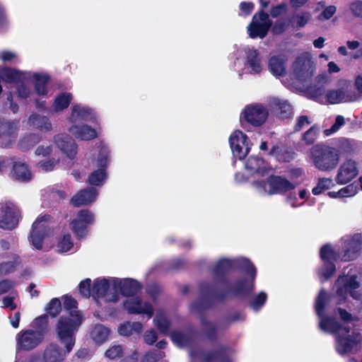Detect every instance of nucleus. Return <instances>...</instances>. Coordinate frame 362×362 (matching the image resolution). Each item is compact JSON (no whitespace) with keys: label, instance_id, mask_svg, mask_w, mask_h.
<instances>
[{"label":"nucleus","instance_id":"f257e3e1","mask_svg":"<svg viewBox=\"0 0 362 362\" xmlns=\"http://www.w3.org/2000/svg\"><path fill=\"white\" fill-rule=\"evenodd\" d=\"M234 267L244 269L251 276V278L250 279H240L233 284L228 286L224 290L217 289L215 285L203 284L201 286L202 296L216 300H223L230 296L244 298L249 296L255 287L256 269L248 259L245 258L233 260L226 258L221 259L214 265L212 270L214 276L219 277Z\"/></svg>","mask_w":362,"mask_h":362},{"label":"nucleus","instance_id":"f03ea898","mask_svg":"<svg viewBox=\"0 0 362 362\" xmlns=\"http://www.w3.org/2000/svg\"><path fill=\"white\" fill-rule=\"evenodd\" d=\"M327 293L324 289L321 290L315 303L317 315L320 318V328L327 332L336 334L337 350L340 354L348 353L360 341V335L355 330L349 334L351 327L345 325V322L354 320L352 315L342 308H338L340 318L344 321L341 325L333 317L323 316L324 309L327 303Z\"/></svg>","mask_w":362,"mask_h":362},{"label":"nucleus","instance_id":"7ed1b4c3","mask_svg":"<svg viewBox=\"0 0 362 362\" xmlns=\"http://www.w3.org/2000/svg\"><path fill=\"white\" fill-rule=\"evenodd\" d=\"M81 314L75 311L68 315H62L57 324V332L59 341L64 345L66 352L70 353L75 344V333L83 322Z\"/></svg>","mask_w":362,"mask_h":362},{"label":"nucleus","instance_id":"20e7f679","mask_svg":"<svg viewBox=\"0 0 362 362\" xmlns=\"http://www.w3.org/2000/svg\"><path fill=\"white\" fill-rule=\"evenodd\" d=\"M310 157L316 168L321 171H331L339 161V154L334 147L319 144L310 149Z\"/></svg>","mask_w":362,"mask_h":362},{"label":"nucleus","instance_id":"39448f33","mask_svg":"<svg viewBox=\"0 0 362 362\" xmlns=\"http://www.w3.org/2000/svg\"><path fill=\"white\" fill-rule=\"evenodd\" d=\"M260 4L262 8H265L269 6V2L260 0ZM272 25V21L269 19V15L262 9L254 15L252 22L247 28L249 36L251 38L263 39L267 36Z\"/></svg>","mask_w":362,"mask_h":362},{"label":"nucleus","instance_id":"423d86ee","mask_svg":"<svg viewBox=\"0 0 362 362\" xmlns=\"http://www.w3.org/2000/svg\"><path fill=\"white\" fill-rule=\"evenodd\" d=\"M93 293L96 298L105 302H117L119 297L117 293V279L96 280L93 286Z\"/></svg>","mask_w":362,"mask_h":362},{"label":"nucleus","instance_id":"0eeeda50","mask_svg":"<svg viewBox=\"0 0 362 362\" xmlns=\"http://www.w3.org/2000/svg\"><path fill=\"white\" fill-rule=\"evenodd\" d=\"M206 298H211L202 296L200 299L192 303L190 310L192 313L200 315L202 330L206 337L209 339H215L217 332L216 325L202 315L203 312L209 307V303Z\"/></svg>","mask_w":362,"mask_h":362},{"label":"nucleus","instance_id":"6e6552de","mask_svg":"<svg viewBox=\"0 0 362 362\" xmlns=\"http://www.w3.org/2000/svg\"><path fill=\"white\" fill-rule=\"evenodd\" d=\"M359 286L354 275L339 276L334 284L337 296L339 298V303H341L345 300L348 293L353 298L360 299L361 293L357 290Z\"/></svg>","mask_w":362,"mask_h":362},{"label":"nucleus","instance_id":"1a4fd4ad","mask_svg":"<svg viewBox=\"0 0 362 362\" xmlns=\"http://www.w3.org/2000/svg\"><path fill=\"white\" fill-rule=\"evenodd\" d=\"M254 185L268 194H281L295 188V185L281 176H270L266 181L255 182Z\"/></svg>","mask_w":362,"mask_h":362},{"label":"nucleus","instance_id":"9d476101","mask_svg":"<svg viewBox=\"0 0 362 362\" xmlns=\"http://www.w3.org/2000/svg\"><path fill=\"white\" fill-rule=\"evenodd\" d=\"M49 216H43L38 218L33 224L29 235L30 243L37 250L42 247L44 239L52 233L48 223Z\"/></svg>","mask_w":362,"mask_h":362},{"label":"nucleus","instance_id":"9b49d317","mask_svg":"<svg viewBox=\"0 0 362 362\" xmlns=\"http://www.w3.org/2000/svg\"><path fill=\"white\" fill-rule=\"evenodd\" d=\"M315 69L314 62L308 53L297 57L293 64V74L298 81L302 82L310 79L314 74Z\"/></svg>","mask_w":362,"mask_h":362},{"label":"nucleus","instance_id":"f8f14e48","mask_svg":"<svg viewBox=\"0 0 362 362\" xmlns=\"http://www.w3.org/2000/svg\"><path fill=\"white\" fill-rule=\"evenodd\" d=\"M44 337L33 329L21 330L16 335L17 349L23 351H31L40 345Z\"/></svg>","mask_w":362,"mask_h":362},{"label":"nucleus","instance_id":"ddd939ff","mask_svg":"<svg viewBox=\"0 0 362 362\" xmlns=\"http://www.w3.org/2000/svg\"><path fill=\"white\" fill-rule=\"evenodd\" d=\"M320 257L324 261V265L320 269L319 274L322 281H324L328 280L334 274L336 267L333 261H336L339 257L328 245H325L321 248Z\"/></svg>","mask_w":362,"mask_h":362},{"label":"nucleus","instance_id":"4468645a","mask_svg":"<svg viewBox=\"0 0 362 362\" xmlns=\"http://www.w3.org/2000/svg\"><path fill=\"white\" fill-rule=\"evenodd\" d=\"M19 217L18 209L12 203H6L1 206L0 228L6 230L13 229L18 223Z\"/></svg>","mask_w":362,"mask_h":362},{"label":"nucleus","instance_id":"2eb2a0df","mask_svg":"<svg viewBox=\"0 0 362 362\" xmlns=\"http://www.w3.org/2000/svg\"><path fill=\"white\" fill-rule=\"evenodd\" d=\"M247 139V136L240 131L234 132L229 138L233 156L240 160L243 159L250 151Z\"/></svg>","mask_w":362,"mask_h":362},{"label":"nucleus","instance_id":"dca6fc26","mask_svg":"<svg viewBox=\"0 0 362 362\" xmlns=\"http://www.w3.org/2000/svg\"><path fill=\"white\" fill-rule=\"evenodd\" d=\"M124 308L131 314H146L148 318L153 315V309L151 303L143 301L139 297H132L124 302Z\"/></svg>","mask_w":362,"mask_h":362},{"label":"nucleus","instance_id":"f3484780","mask_svg":"<svg viewBox=\"0 0 362 362\" xmlns=\"http://www.w3.org/2000/svg\"><path fill=\"white\" fill-rule=\"evenodd\" d=\"M267 116V110L260 105L247 106L244 111L246 122L255 127L261 126L266 121Z\"/></svg>","mask_w":362,"mask_h":362},{"label":"nucleus","instance_id":"a211bd4d","mask_svg":"<svg viewBox=\"0 0 362 362\" xmlns=\"http://www.w3.org/2000/svg\"><path fill=\"white\" fill-rule=\"evenodd\" d=\"M18 122L0 120V146L8 147L16 140Z\"/></svg>","mask_w":362,"mask_h":362},{"label":"nucleus","instance_id":"6ab92c4d","mask_svg":"<svg viewBox=\"0 0 362 362\" xmlns=\"http://www.w3.org/2000/svg\"><path fill=\"white\" fill-rule=\"evenodd\" d=\"M361 250V237L359 235H355L345 242V245L341 252V259L345 262L354 260L358 257V252Z\"/></svg>","mask_w":362,"mask_h":362},{"label":"nucleus","instance_id":"aec40b11","mask_svg":"<svg viewBox=\"0 0 362 362\" xmlns=\"http://www.w3.org/2000/svg\"><path fill=\"white\" fill-rule=\"evenodd\" d=\"M358 175L356 163L352 160H347L339 167L336 176L338 184L344 185L351 181Z\"/></svg>","mask_w":362,"mask_h":362},{"label":"nucleus","instance_id":"412c9836","mask_svg":"<svg viewBox=\"0 0 362 362\" xmlns=\"http://www.w3.org/2000/svg\"><path fill=\"white\" fill-rule=\"evenodd\" d=\"M225 351V348H221L216 351L205 352L201 348L195 347L191 349L189 354L192 362H213L219 358L223 359Z\"/></svg>","mask_w":362,"mask_h":362},{"label":"nucleus","instance_id":"4be33fe9","mask_svg":"<svg viewBox=\"0 0 362 362\" xmlns=\"http://www.w3.org/2000/svg\"><path fill=\"white\" fill-rule=\"evenodd\" d=\"M54 142L58 148L70 159H74L76 154L75 141L66 134H58L54 136Z\"/></svg>","mask_w":362,"mask_h":362},{"label":"nucleus","instance_id":"5701e85b","mask_svg":"<svg viewBox=\"0 0 362 362\" xmlns=\"http://www.w3.org/2000/svg\"><path fill=\"white\" fill-rule=\"evenodd\" d=\"M97 191L93 187H87L79 191L71 199V204L75 207L82 205H88L95 202Z\"/></svg>","mask_w":362,"mask_h":362},{"label":"nucleus","instance_id":"b1692460","mask_svg":"<svg viewBox=\"0 0 362 362\" xmlns=\"http://www.w3.org/2000/svg\"><path fill=\"white\" fill-rule=\"evenodd\" d=\"M66 354H69L66 349L63 351L59 345L52 343L45 348L42 359L44 362H62Z\"/></svg>","mask_w":362,"mask_h":362},{"label":"nucleus","instance_id":"393cba45","mask_svg":"<svg viewBox=\"0 0 362 362\" xmlns=\"http://www.w3.org/2000/svg\"><path fill=\"white\" fill-rule=\"evenodd\" d=\"M246 66L250 69V73L259 74L262 69V59L258 51L254 48H248L246 51Z\"/></svg>","mask_w":362,"mask_h":362},{"label":"nucleus","instance_id":"a878e982","mask_svg":"<svg viewBox=\"0 0 362 362\" xmlns=\"http://www.w3.org/2000/svg\"><path fill=\"white\" fill-rule=\"evenodd\" d=\"M13 179L20 182H28L32 179V173L28 165L22 161L12 162Z\"/></svg>","mask_w":362,"mask_h":362},{"label":"nucleus","instance_id":"bb28decb","mask_svg":"<svg viewBox=\"0 0 362 362\" xmlns=\"http://www.w3.org/2000/svg\"><path fill=\"white\" fill-rule=\"evenodd\" d=\"M141 286L139 283L132 279L119 280L117 279V293L119 291L124 296H133L136 293Z\"/></svg>","mask_w":362,"mask_h":362},{"label":"nucleus","instance_id":"cd10ccee","mask_svg":"<svg viewBox=\"0 0 362 362\" xmlns=\"http://www.w3.org/2000/svg\"><path fill=\"white\" fill-rule=\"evenodd\" d=\"M337 152L341 155H351L358 149V143L351 139L340 137L337 141Z\"/></svg>","mask_w":362,"mask_h":362},{"label":"nucleus","instance_id":"c85d7f7f","mask_svg":"<svg viewBox=\"0 0 362 362\" xmlns=\"http://www.w3.org/2000/svg\"><path fill=\"white\" fill-rule=\"evenodd\" d=\"M94 118V114L91 109L83 107L80 105H74L72 107L70 120L76 123L81 120L88 121Z\"/></svg>","mask_w":362,"mask_h":362},{"label":"nucleus","instance_id":"c756f323","mask_svg":"<svg viewBox=\"0 0 362 362\" xmlns=\"http://www.w3.org/2000/svg\"><path fill=\"white\" fill-rule=\"evenodd\" d=\"M69 132L76 138L81 140H90L96 137L97 134L94 129L88 125H73Z\"/></svg>","mask_w":362,"mask_h":362},{"label":"nucleus","instance_id":"7c9ffc66","mask_svg":"<svg viewBox=\"0 0 362 362\" xmlns=\"http://www.w3.org/2000/svg\"><path fill=\"white\" fill-rule=\"evenodd\" d=\"M271 103L279 118L284 119L288 118L292 115L291 106L287 100L273 98Z\"/></svg>","mask_w":362,"mask_h":362},{"label":"nucleus","instance_id":"2f4dec72","mask_svg":"<svg viewBox=\"0 0 362 362\" xmlns=\"http://www.w3.org/2000/svg\"><path fill=\"white\" fill-rule=\"evenodd\" d=\"M172 341L179 347L189 346L193 339V332L189 331H174L170 334Z\"/></svg>","mask_w":362,"mask_h":362},{"label":"nucleus","instance_id":"473e14b6","mask_svg":"<svg viewBox=\"0 0 362 362\" xmlns=\"http://www.w3.org/2000/svg\"><path fill=\"white\" fill-rule=\"evenodd\" d=\"M339 90L341 103L354 102L358 98V93L355 91L352 85L346 81L342 83Z\"/></svg>","mask_w":362,"mask_h":362},{"label":"nucleus","instance_id":"72a5a7b5","mask_svg":"<svg viewBox=\"0 0 362 362\" xmlns=\"http://www.w3.org/2000/svg\"><path fill=\"white\" fill-rule=\"evenodd\" d=\"M30 126H32L41 131H50L52 129V124L49 119L45 116H41L37 114H32L28 121Z\"/></svg>","mask_w":362,"mask_h":362},{"label":"nucleus","instance_id":"f704fd0d","mask_svg":"<svg viewBox=\"0 0 362 362\" xmlns=\"http://www.w3.org/2000/svg\"><path fill=\"white\" fill-rule=\"evenodd\" d=\"M110 333V330L109 328L103 325L98 324L92 329L90 337L97 344H102L106 341Z\"/></svg>","mask_w":362,"mask_h":362},{"label":"nucleus","instance_id":"c9c22d12","mask_svg":"<svg viewBox=\"0 0 362 362\" xmlns=\"http://www.w3.org/2000/svg\"><path fill=\"white\" fill-rule=\"evenodd\" d=\"M245 168L251 173L263 175L267 170L264 160L257 156H250L246 161Z\"/></svg>","mask_w":362,"mask_h":362},{"label":"nucleus","instance_id":"e433bc0d","mask_svg":"<svg viewBox=\"0 0 362 362\" xmlns=\"http://www.w3.org/2000/svg\"><path fill=\"white\" fill-rule=\"evenodd\" d=\"M269 69L275 76H283L286 73L285 60L283 57H272L269 61Z\"/></svg>","mask_w":362,"mask_h":362},{"label":"nucleus","instance_id":"4c0bfd02","mask_svg":"<svg viewBox=\"0 0 362 362\" xmlns=\"http://www.w3.org/2000/svg\"><path fill=\"white\" fill-rule=\"evenodd\" d=\"M25 76L23 73L10 68H3L0 69V78L8 83H18L21 78H25Z\"/></svg>","mask_w":362,"mask_h":362},{"label":"nucleus","instance_id":"58836bf2","mask_svg":"<svg viewBox=\"0 0 362 362\" xmlns=\"http://www.w3.org/2000/svg\"><path fill=\"white\" fill-rule=\"evenodd\" d=\"M156 326L159 329L160 332L163 334H167L169 332L170 322L165 316V314L162 310H158L154 318Z\"/></svg>","mask_w":362,"mask_h":362},{"label":"nucleus","instance_id":"ea45409f","mask_svg":"<svg viewBox=\"0 0 362 362\" xmlns=\"http://www.w3.org/2000/svg\"><path fill=\"white\" fill-rule=\"evenodd\" d=\"M40 141V136L36 134H30L22 137L19 141V146L22 151H28Z\"/></svg>","mask_w":362,"mask_h":362},{"label":"nucleus","instance_id":"a19ab883","mask_svg":"<svg viewBox=\"0 0 362 362\" xmlns=\"http://www.w3.org/2000/svg\"><path fill=\"white\" fill-rule=\"evenodd\" d=\"M72 95L69 93H62L56 97L54 103V108L56 111L62 110L66 108L71 100Z\"/></svg>","mask_w":362,"mask_h":362},{"label":"nucleus","instance_id":"79ce46f5","mask_svg":"<svg viewBox=\"0 0 362 362\" xmlns=\"http://www.w3.org/2000/svg\"><path fill=\"white\" fill-rule=\"evenodd\" d=\"M320 128L318 124H313L308 130L303 134L302 139L307 145L313 144L317 139L320 133Z\"/></svg>","mask_w":362,"mask_h":362},{"label":"nucleus","instance_id":"37998d69","mask_svg":"<svg viewBox=\"0 0 362 362\" xmlns=\"http://www.w3.org/2000/svg\"><path fill=\"white\" fill-rule=\"evenodd\" d=\"M48 315L45 314L37 317L33 322V329L35 332H40L42 337L45 338V333L47 331Z\"/></svg>","mask_w":362,"mask_h":362},{"label":"nucleus","instance_id":"c03bdc74","mask_svg":"<svg viewBox=\"0 0 362 362\" xmlns=\"http://www.w3.org/2000/svg\"><path fill=\"white\" fill-rule=\"evenodd\" d=\"M310 14L304 12L293 15L291 20V24L293 28H300L304 27L310 19Z\"/></svg>","mask_w":362,"mask_h":362},{"label":"nucleus","instance_id":"a18cd8bd","mask_svg":"<svg viewBox=\"0 0 362 362\" xmlns=\"http://www.w3.org/2000/svg\"><path fill=\"white\" fill-rule=\"evenodd\" d=\"M105 169L99 168L93 171L89 176L88 183L91 185H102L105 179Z\"/></svg>","mask_w":362,"mask_h":362},{"label":"nucleus","instance_id":"49530a36","mask_svg":"<svg viewBox=\"0 0 362 362\" xmlns=\"http://www.w3.org/2000/svg\"><path fill=\"white\" fill-rule=\"evenodd\" d=\"M35 79V90L39 95H45L47 93L45 85L48 81V76L43 74H35L34 75Z\"/></svg>","mask_w":362,"mask_h":362},{"label":"nucleus","instance_id":"de8ad7c7","mask_svg":"<svg viewBox=\"0 0 362 362\" xmlns=\"http://www.w3.org/2000/svg\"><path fill=\"white\" fill-rule=\"evenodd\" d=\"M332 185V180L330 178H321L319 180L316 187L313 189L315 195L321 194L323 191L328 189Z\"/></svg>","mask_w":362,"mask_h":362},{"label":"nucleus","instance_id":"09e8293b","mask_svg":"<svg viewBox=\"0 0 362 362\" xmlns=\"http://www.w3.org/2000/svg\"><path fill=\"white\" fill-rule=\"evenodd\" d=\"M105 356L110 360L120 358L123 356V348L119 344L113 345L105 351Z\"/></svg>","mask_w":362,"mask_h":362},{"label":"nucleus","instance_id":"8fccbe9b","mask_svg":"<svg viewBox=\"0 0 362 362\" xmlns=\"http://www.w3.org/2000/svg\"><path fill=\"white\" fill-rule=\"evenodd\" d=\"M269 155L275 156L278 160L284 162H289L293 156L291 153L286 152L281 153V149L279 146H274L269 153Z\"/></svg>","mask_w":362,"mask_h":362},{"label":"nucleus","instance_id":"3c124183","mask_svg":"<svg viewBox=\"0 0 362 362\" xmlns=\"http://www.w3.org/2000/svg\"><path fill=\"white\" fill-rule=\"evenodd\" d=\"M86 223L76 218L71 222L73 230L80 238H83L86 234Z\"/></svg>","mask_w":362,"mask_h":362},{"label":"nucleus","instance_id":"603ef678","mask_svg":"<svg viewBox=\"0 0 362 362\" xmlns=\"http://www.w3.org/2000/svg\"><path fill=\"white\" fill-rule=\"evenodd\" d=\"M345 124V118L341 115H338L336 117L335 122L334 124L329 128L327 129L324 131V134L325 136H328L331 134L337 132L339 129Z\"/></svg>","mask_w":362,"mask_h":362},{"label":"nucleus","instance_id":"864d4df0","mask_svg":"<svg viewBox=\"0 0 362 362\" xmlns=\"http://www.w3.org/2000/svg\"><path fill=\"white\" fill-rule=\"evenodd\" d=\"M77 302L75 299L66 296L64 298V308L66 310V314L64 315H68L69 313H71L72 311H76L78 314H81L80 311L77 309Z\"/></svg>","mask_w":362,"mask_h":362},{"label":"nucleus","instance_id":"5fc2aeb1","mask_svg":"<svg viewBox=\"0 0 362 362\" xmlns=\"http://www.w3.org/2000/svg\"><path fill=\"white\" fill-rule=\"evenodd\" d=\"M62 305L59 298H53L47 307V311L52 317L57 316L61 310Z\"/></svg>","mask_w":362,"mask_h":362},{"label":"nucleus","instance_id":"6e6d98bb","mask_svg":"<svg viewBox=\"0 0 362 362\" xmlns=\"http://www.w3.org/2000/svg\"><path fill=\"white\" fill-rule=\"evenodd\" d=\"M58 163L59 159L52 158L39 162L37 166L43 172H49L53 170Z\"/></svg>","mask_w":362,"mask_h":362},{"label":"nucleus","instance_id":"4d7b16f0","mask_svg":"<svg viewBox=\"0 0 362 362\" xmlns=\"http://www.w3.org/2000/svg\"><path fill=\"white\" fill-rule=\"evenodd\" d=\"M76 219L86 224H92L94 222V215L89 210L83 209L78 211Z\"/></svg>","mask_w":362,"mask_h":362},{"label":"nucleus","instance_id":"13d9d810","mask_svg":"<svg viewBox=\"0 0 362 362\" xmlns=\"http://www.w3.org/2000/svg\"><path fill=\"white\" fill-rule=\"evenodd\" d=\"M16 90L20 98H26L28 97L30 91L26 85V77L25 78H21V81H19L16 83Z\"/></svg>","mask_w":362,"mask_h":362},{"label":"nucleus","instance_id":"bf43d9fd","mask_svg":"<svg viewBox=\"0 0 362 362\" xmlns=\"http://www.w3.org/2000/svg\"><path fill=\"white\" fill-rule=\"evenodd\" d=\"M357 190V187L351 184L339 190L337 194H339V197H349L356 194Z\"/></svg>","mask_w":362,"mask_h":362},{"label":"nucleus","instance_id":"052dcab7","mask_svg":"<svg viewBox=\"0 0 362 362\" xmlns=\"http://www.w3.org/2000/svg\"><path fill=\"white\" fill-rule=\"evenodd\" d=\"M267 300V294L264 292H261L254 298L250 303V306L254 310H259V308L265 303Z\"/></svg>","mask_w":362,"mask_h":362},{"label":"nucleus","instance_id":"680f3d73","mask_svg":"<svg viewBox=\"0 0 362 362\" xmlns=\"http://www.w3.org/2000/svg\"><path fill=\"white\" fill-rule=\"evenodd\" d=\"M311 122L309 120V117L306 115H301L296 118V122L294 125V131L300 132L305 127L308 126Z\"/></svg>","mask_w":362,"mask_h":362},{"label":"nucleus","instance_id":"e2e57ef3","mask_svg":"<svg viewBox=\"0 0 362 362\" xmlns=\"http://www.w3.org/2000/svg\"><path fill=\"white\" fill-rule=\"evenodd\" d=\"M72 245L70 235H65L58 244L59 252H67L71 248Z\"/></svg>","mask_w":362,"mask_h":362},{"label":"nucleus","instance_id":"0e129e2a","mask_svg":"<svg viewBox=\"0 0 362 362\" xmlns=\"http://www.w3.org/2000/svg\"><path fill=\"white\" fill-rule=\"evenodd\" d=\"M289 24L288 21L286 19H279L275 22L272 28V31L275 34H280L284 32L288 28Z\"/></svg>","mask_w":362,"mask_h":362},{"label":"nucleus","instance_id":"69168bd1","mask_svg":"<svg viewBox=\"0 0 362 362\" xmlns=\"http://www.w3.org/2000/svg\"><path fill=\"white\" fill-rule=\"evenodd\" d=\"M326 97L331 104L341 103L339 88L329 90L326 94Z\"/></svg>","mask_w":362,"mask_h":362},{"label":"nucleus","instance_id":"338daca9","mask_svg":"<svg viewBox=\"0 0 362 362\" xmlns=\"http://www.w3.org/2000/svg\"><path fill=\"white\" fill-rule=\"evenodd\" d=\"M90 279H87L79 284V292L83 297L88 298L90 296Z\"/></svg>","mask_w":362,"mask_h":362},{"label":"nucleus","instance_id":"774afa93","mask_svg":"<svg viewBox=\"0 0 362 362\" xmlns=\"http://www.w3.org/2000/svg\"><path fill=\"white\" fill-rule=\"evenodd\" d=\"M350 10L351 13L358 18H362V1H356L350 4Z\"/></svg>","mask_w":362,"mask_h":362}]
</instances>
